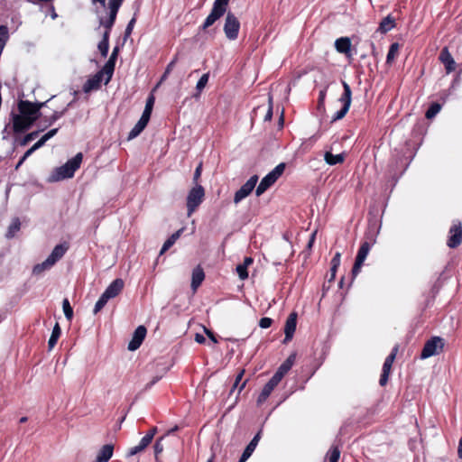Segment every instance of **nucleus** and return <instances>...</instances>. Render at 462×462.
Segmentation results:
<instances>
[{
  "instance_id": "obj_21",
  "label": "nucleus",
  "mask_w": 462,
  "mask_h": 462,
  "mask_svg": "<svg viewBox=\"0 0 462 462\" xmlns=\"http://www.w3.org/2000/svg\"><path fill=\"white\" fill-rule=\"evenodd\" d=\"M114 446L112 444L104 445L97 452L96 462H107L113 456Z\"/></svg>"
},
{
  "instance_id": "obj_42",
  "label": "nucleus",
  "mask_w": 462,
  "mask_h": 462,
  "mask_svg": "<svg viewBox=\"0 0 462 462\" xmlns=\"http://www.w3.org/2000/svg\"><path fill=\"white\" fill-rule=\"evenodd\" d=\"M349 107H346V106H342V108L335 113V115L332 117V121H337L342 119L346 113L348 112Z\"/></svg>"
},
{
  "instance_id": "obj_61",
  "label": "nucleus",
  "mask_w": 462,
  "mask_h": 462,
  "mask_svg": "<svg viewBox=\"0 0 462 462\" xmlns=\"http://www.w3.org/2000/svg\"><path fill=\"white\" fill-rule=\"evenodd\" d=\"M181 232H182V229H180V230L176 231L175 233H173L169 238L175 244V242L180 236Z\"/></svg>"
},
{
  "instance_id": "obj_15",
  "label": "nucleus",
  "mask_w": 462,
  "mask_h": 462,
  "mask_svg": "<svg viewBox=\"0 0 462 462\" xmlns=\"http://www.w3.org/2000/svg\"><path fill=\"white\" fill-rule=\"evenodd\" d=\"M280 382L281 380L273 375V377L263 386L261 393L259 394L257 403L262 404L264 402Z\"/></svg>"
},
{
  "instance_id": "obj_50",
  "label": "nucleus",
  "mask_w": 462,
  "mask_h": 462,
  "mask_svg": "<svg viewBox=\"0 0 462 462\" xmlns=\"http://www.w3.org/2000/svg\"><path fill=\"white\" fill-rule=\"evenodd\" d=\"M201 171H202V163H199L198 165V167L196 168L194 176H193V181H194L195 185L198 184V180L201 175Z\"/></svg>"
},
{
  "instance_id": "obj_57",
  "label": "nucleus",
  "mask_w": 462,
  "mask_h": 462,
  "mask_svg": "<svg viewBox=\"0 0 462 462\" xmlns=\"http://www.w3.org/2000/svg\"><path fill=\"white\" fill-rule=\"evenodd\" d=\"M204 332H205V334H206V335L210 338V340H211L212 342H214V343H217V338H216V337H215L214 333H213L211 330H209V329H208L206 327H204Z\"/></svg>"
},
{
  "instance_id": "obj_9",
  "label": "nucleus",
  "mask_w": 462,
  "mask_h": 462,
  "mask_svg": "<svg viewBox=\"0 0 462 462\" xmlns=\"http://www.w3.org/2000/svg\"><path fill=\"white\" fill-rule=\"evenodd\" d=\"M462 243V225L460 222H455L449 229V237L448 246L456 248Z\"/></svg>"
},
{
  "instance_id": "obj_16",
  "label": "nucleus",
  "mask_w": 462,
  "mask_h": 462,
  "mask_svg": "<svg viewBox=\"0 0 462 462\" xmlns=\"http://www.w3.org/2000/svg\"><path fill=\"white\" fill-rule=\"evenodd\" d=\"M124 0H108L107 7L108 10V20L105 23L107 26H113L116 18L117 12L122 5Z\"/></svg>"
},
{
  "instance_id": "obj_62",
  "label": "nucleus",
  "mask_w": 462,
  "mask_h": 462,
  "mask_svg": "<svg viewBox=\"0 0 462 462\" xmlns=\"http://www.w3.org/2000/svg\"><path fill=\"white\" fill-rule=\"evenodd\" d=\"M153 104H154V97L150 96L146 101L145 107H149V108L152 109Z\"/></svg>"
},
{
  "instance_id": "obj_54",
  "label": "nucleus",
  "mask_w": 462,
  "mask_h": 462,
  "mask_svg": "<svg viewBox=\"0 0 462 462\" xmlns=\"http://www.w3.org/2000/svg\"><path fill=\"white\" fill-rule=\"evenodd\" d=\"M389 374L390 373H388V372L383 371V373L381 374L380 381H379V383H380L381 386H384L387 383Z\"/></svg>"
},
{
  "instance_id": "obj_24",
  "label": "nucleus",
  "mask_w": 462,
  "mask_h": 462,
  "mask_svg": "<svg viewBox=\"0 0 462 462\" xmlns=\"http://www.w3.org/2000/svg\"><path fill=\"white\" fill-rule=\"evenodd\" d=\"M68 248L69 247L66 244L57 245L47 258H49L51 263L55 264L60 259L63 257Z\"/></svg>"
},
{
  "instance_id": "obj_40",
  "label": "nucleus",
  "mask_w": 462,
  "mask_h": 462,
  "mask_svg": "<svg viewBox=\"0 0 462 462\" xmlns=\"http://www.w3.org/2000/svg\"><path fill=\"white\" fill-rule=\"evenodd\" d=\"M329 462H337L340 457V451L337 447L332 448L328 453Z\"/></svg>"
},
{
  "instance_id": "obj_18",
  "label": "nucleus",
  "mask_w": 462,
  "mask_h": 462,
  "mask_svg": "<svg viewBox=\"0 0 462 462\" xmlns=\"http://www.w3.org/2000/svg\"><path fill=\"white\" fill-rule=\"evenodd\" d=\"M296 360V354H291L288 358L279 366L273 376L282 381L283 376L291 370Z\"/></svg>"
},
{
  "instance_id": "obj_39",
  "label": "nucleus",
  "mask_w": 462,
  "mask_h": 462,
  "mask_svg": "<svg viewBox=\"0 0 462 462\" xmlns=\"http://www.w3.org/2000/svg\"><path fill=\"white\" fill-rule=\"evenodd\" d=\"M441 109V106L439 104H432L430 108L426 112V117L430 119L433 118Z\"/></svg>"
},
{
  "instance_id": "obj_48",
  "label": "nucleus",
  "mask_w": 462,
  "mask_h": 462,
  "mask_svg": "<svg viewBox=\"0 0 462 462\" xmlns=\"http://www.w3.org/2000/svg\"><path fill=\"white\" fill-rule=\"evenodd\" d=\"M66 112V109L62 110V111H55L50 117V124H52L54 123L55 121H57L59 118H60L64 113Z\"/></svg>"
},
{
  "instance_id": "obj_28",
  "label": "nucleus",
  "mask_w": 462,
  "mask_h": 462,
  "mask_svg": "<svg viewBox=\"0 0 462 462\" xmlns=\"http://www.w3.org/2000/svg\"><path fill=\"white\" fill-rule=\"evenodd\" d=\"M324 160L326 163L328 165H336V164H341L345 161V154L339 153V154H332L330 152H326L324 154Z\"/></svg>"
},
{
  "instance_id": "obj_22",
  "label": "nucleus",
  "mask_w": 462,
  "mask_h": 462,
  "mask_svg": "<svg viewBox=\"0 0 462 462\" xmlns=\"http://www.w3.org/2000/svg\"><path fill=\"white\" fill-rule=\"evenodd\" d=\"M259 440H260V432H258L253 438V439L250 441V443L246 446V448H245V450L239 459V462H245L251 457V455L254 451Z\"/></svg>"
},
{
  "instance_id": "obj_31",
  "label": "nucleus",
  "mask_w": 462,
  "mask_h": 462,
  "mask_svg": "<svg viewBox=\"0 0 462 462\" xmlns=\"http://www.w3.org/2000/svg\"><path fill=\"white\" fill-rule=\"evenodd\" d=\"M53 265H54V263H51V261L49 258H47L42 263H38V264L33 266V268H32V274L36 275V276L41 275L45 271L50 270Z\"/></svg>"
},
{
  "instance_id": "obj_5",
  "label": "nucleus",
  "mask_w": 462,
  "mask_h": 462,
  "mask_svg": "<svg viewBox=\"0 0 462 462\" xmlns=\"http://www.w3.org/2000/svg\"><path fill=\"white\" fill-rule=\"evenodd\" d=\"M239 29L240 23L238 19L233 13L228 12L224 24V32L226 37L230 41L236 40L238 36Z\"/></svg>"
},
{
  "instance_id": "obj_32",
  "label": "nucleus",
  "mask_w": 462,
  "mask_h": 462,
  "mask_svg": "<svg viewBox=\"0 0 462 462\" xmlns=\"http://www.w3.org/2000/svg\"><path fill=\"white\" fill-rule=\"evenodd\" d=\"M60 328L59 326L58 323L55 324L53 329H52V333L49 338V341H48V346H49V349H52L54 347V346L56 345L60 336Z\"/></svg>"
},
{
  "instance_id": "obj_14",
  "label": "nucleus",
  "mask_w": 462,
  "mask_h": 462,
  "mask_svg": "<svg viewBox=\"0 0 462 462\" xmlns=\"http://www.w3.org/2000/svg\"><path fill=\"white\" fill-rule=\"evenodd\" d=\"M146 328L144 326H139L134 332L133 337L128 344V349L134 351L138 349L143 343L146 336Z\"/></svg>"
},
{
  "instance_id": "obj_6",
  "label": "nucleus",
  "mask_w": 462,
  "mask_h": 462,
  "mask_svg": "<svg viewBox=\"0 0 462 462\" xmlns=\"http://www.w3.org/2000/svg\"><path fill=\"white\" fill-rule=\"evenodd\" d=\"M443 339L439 337H434L426 342L420 354L421 359L429 358L432 356L438 355L443 349Z\"/></svg>"
},
{
  "instance_id": "obj_36",
  "label": "nucleus",
  "mask_w": 462,
  "mask_h": 462,
  "mask_svg": "<svg viewBox=\"0 0 462 462\" xmlns=\"http://www.w3.org/2000/svg\"><path fill=\"white\" fill-rule=\"evenodd\" d=\"M20 226H21L20 220L18 218H14L8 227V230L6 233V237L7 238L14 237L15 233L19 231Z\"/></svg>"
},
{
  "instance_id": "obj_11",
  "label": "nucleus",
  "mask_w": 462,
  "mask_h": 462,
  "mask_svg": "<svg viewBox=\"0 0 462 462\" xmlns=\"http://www.w3.org/2000/svg\"><path fill=\"white\" fill-rule=\"evenodd\" d=\"M370 248H371V246L368 242H364L361 245V246L357 252L355 264L352 269V273L354 276H356L358 274V273L360 272V269H361L365 260L366 259V256L370 251Z\"/></svg>"
},
{
  "instance_id": "obj_43",
  "label": "nucleus",
  "mask_w": 462,
  "mask_h": 462,
  "mask_svg": "<svg viewBox=\"0 0 462 462\" xmlns=\"http://www.w3.org/2000/svg\"><path fill=\"white\" fill-rule=\"evenodd\" d=\"M38 134H39L38 131H34V132H32V133L28 134L27 135H25V137L21 142V145H23V146L26 145L30 141L34 139L38 135Z\"/></svg>"
},
{
  "instance_id": "obj_10",
  "label": "nucleus",
  "mask_w": 462,
  "mask_h": 462,
  "mask_svg": "<svg viewBox=\"0 0 462 462\" xmlns=\"http://www.w3.org/2000/svg\"><path fill=\"white\" fill-rule=\"evenodd\" d=\"M226 12V8L215 3L213 4L212 10L210 14L206 18L205 22L203 23L201 29L206 30L208 27H210L214 23L218 20L221 16L224 15V14Z\"/></svg>"
},
{
  "instance_id": "obj_60",
  "label": "nucleus",
  "mask_w": 462,
  "mask_h": 462,
  "mask_svg": "<svg viewBox=\"0 0 462 462\" xmlns=\"http://www.w3.org/2000/svg\"><path fill=\"white\" fill-rule=\"evenodd\" d=\"M181 232H182V229H180V230L176 231L175 233H173L169 238L175 244V242L180 236Z\"/></svg>"
},
{
  "instance_id": "obj_4",
  "label": "nucleus",
  "mask_w": 462,
  "mask_h": 462,
  "mask_svg": "<svg viewBox=\"0 0 462 462\" xmlns=\"http://www.w3.org/2000/svg\"><path fill=\"white\" fill-rule=\"evenodd\" d=\"M205 196V190L201 185L196 184L189 192L187 197L188 216H191L197 208L201 204Z\"/></svg>"
},
{
  "instance_id": "obj_26",
  "label": "nucleus",
  "mask_w": 462,
  "mask_h": 462,
  "mask_svg": "<svg viewBox=\"0 0 462 462\" xmlns=\"http://www.w3.org/2000/svg\"><path fill=\"white\" fill-rule=\"evenodd\" d=\"M335 47L339 53L348 54L351 48V41L347 37H341L336 40Z\"/></svg>"
},
{
  "instance_id": "obj_2",
  "label": "nucleus",
  "mask_w": 462,
  "mask_h": 462,
  "mask_svg": "<svg viewBox=\"0 0 462 462\" xmlns=\"http://www.w3.org/2000/svg\"><path fill=\"white\" fill-rule=\"evenodd\" d=\"M125 282L120 278L113 281L96 302L94 314L99 312L110 299L116 297L122 291Z\"/></svg>"
},
{
  "instance_id": "obj_41",
  "label": "nucleus",
  "mask_w": 462,
  "mask_h": 462,
  "mask_svg": "<svg viewBox=\"0 0 462 462\" xmlns=\"http://www.w3.org/2000/svg\"><path fill=\"white\" fill-rule=\"evenodd\" d=\"M236 271L240 280L245 281V279L248 278L247 268L245 265H243L242 263L238 264L236 266Z\"/></svg>"
},
{
  "instance_id": "obj_53",
  "label": "nucleus",
  "mask_w": 462,
  "mask_h": 462,
  "mask_svg": "<svg viewBox=\"0 0 462 462\" xmlns=\"http://www.w3.org/2000/svg\"><path fill=\"white\" fill-rule=\"evenodd\" d=\"M272 116H273V106H272V97H269V108H268V111L264 116V120L265 121H270L272 119Z\"/></svg>"
},
{
  "instance_id": "obj_56",
  "label": "nucleus",
  "mask_w": 462,
  "mask_h": 462,
  "mask_svg": "<svg viewBox=\"0 0 462 462\" xmlns=\"http://www.w3.org/2000/svg\"><path fill=\"white\" fill-rule=\"evenodd\" d=\"M46 143V140L43 138V136L41 137V139L39 141H37L32 147V150H38L39 148H41L42 145H44V143Z\"/></svg>"
},
{
  "instance_id": "obj_17",
  "label": "nucleus",
  "mask_w": 462,
  "mask_h": 462,
  "mask_svg": "<svg viewBox=\"0 0 462 462\" xmlns=\"http://www.w3.org/2000/svg\"><path fill=\"white\" fill-rule=\"evenodd\" d=\"M296 324H297V313L291 312L289 315V317L286 320V323H285V327H284V333H285L284 343H287L288 341H290L292 338L293 334L296 329Z\"/></svg>"
},
{
  "instance_id": "obj_37",
  "label": "nucleus",
  "mask_w": 462,
  "mask_h": 462,
  "mask_svg": "<svg viewBox=\"0 0 462 462\" xmlns=\"http://www.w3.org/2000/svg\"><path fill=\"white\" fill-rule=\"evenodd\" d=\"M62 309L66 319L70 321L73 318V310L69 304L68 299H64L62 301Z\"/></svg>"
},
{
  "instance_id": "obj_59",
  "label": "nucleus",
  "mask_w": 462,
  "mask_h": 462,
  "mask_svg": "<svg viewBox=\"0 0 462 462\" xmlns=\"http://www.w3.org/2000/svg\"><path fill=\"white\" fill-rule=\"evenodd\" d=\"M174 64H175V60H172V61H171V62L168 64V66H167V68H166V70H165V72H164V74H163V76H162V79H164L167 77V75L171 71V69H173V67H174Z\"/></svg>"
},
{
  "instance_id": "obj_30",
  "label": "nucleus",
  "mask_w": 462,
  "mask_h": 462,
  "mask_svg": "<svg viewBox=\"0 0 462 462\" xmlns=\"http://www.w3.org/2000/svg\"><path fill=\"white\" fill-rule=\"evenodd\" d=\"M342 85L344 88V93L339 98V101L343 104V106H346V107H350L351 100H352V91L350 86L346 82L342 81Z\"/></svg>"
},
{
  "instance_id": "obj_1",
  "label": "nucleus",
  "mask_w": 462,
  "mask_h": 462,
  "mask_svg": "<svg viewBox=\"0 0 462 462\" xmlns=\"http://www.w3.org/2000/svg\"><path fill=\"white\" fill-rule=\"evenodd\" d=\"M83 155L77 153L72 159L69 160L64 165L56 168L49 176V182H57L65 179L72 178L75 171L79 168L82 162Z\"/></svg>"
},
{
  "instance_id": "obj_35",
  "label": "nucleus",
  "mask_w": 462,
  "mask_h": 462,
  "mask_svg": "<svg viewBox=\"0 0 462 462\" xmlns=\"http://www.w3.org/2000/svg\"><path fill=\"white\" fill-rule=\"evenodd\" d=\"M397 353V347H394L392 351V353L386 357L383 365V371L390 373L393 363L395 359Z\"/></svg>"
},
{
  "instance_id": "obj_45",
  "label": "nucleus",
  "mask_w": 462,
  "mask_h": 462,
  "mask_svg": "<svg viewBox=\"0 0 462 462\" xmlns=\"http://www.w3.org/2000/svg\"><path fill=\"white\" fill-rule=\"evenodd\" d=\"M152 110V109H151L149 107H144V110L143 112V115H142L140 120H142L143 122L148 124V122L150 120V117H151Z\"/></svg>"
},
{
  "instance_id": "obj_58",
  "label": "nucleus",
  "mask_w": 462,
  "mask_h": 462,
  "mask_svg": "<svg viewBox=\"0 0 462 462\" xmlns=\"http://www.w3.org/2000/svg\"><path fill=\"white\" fill-rule=\"evenodd\" d=\"M325 97H326V89H323L319 92V108L324 106Z\"/></svg>"
},
{
  "instance_id": "obj_20",
  "label": "nucleus",
  "mask_w": 462,
  "mask_h": 462,
  "mask_svg": "<svg viewBox=\"0 0 462 462\" xmlns=\"http://www.w3.org/2000/svg\"><path fill=\"white\" fill-rule=\"evenodd\" d=\"M101 74L96 73L93 77L88 79L83 86V91L85 93H89L92 90H97L100 88L101 82Z\"/></svg>"
},
{
  "instance_id": "obj_49",
  "label": "nucleus",
  "mask_w": 462,
  "mask_h": 462,
  "mask_svg": "<svg viewBox=\"0 0 462 462\" xmlns=\"http://www.w3.org/2000/svg\"><path fill=\"white\" fill-rule=\"evenodd\" d=\"M173 245H174V243H173L170 238H168V239L164 242V244H163V245H162V249H161V251H160V254H161V255H162V254H164L166 251H168V250H169V249H170Z\"/></svg>"
},
{
  "instance_id": "obj_55",
  "label": "nucleus",
  "mask_w": 462,
  "mask_h": 462,
  "mask_svg": "<svg viewBox=\"0 0 462 462\" xmlns=\"http://www.w3.org/2000/svg\"><path fill=\"white\" fill-rule=\"evenodd\" d=\"M58 132V129L57 128H54V129H51L50 130L48 133H46L45 134H43V138L46 140V142L51 139V137H53Z\"/></svg>"
},
{
  "instance_id": "obj_33",
  "label": "nucleus",
  "mask_w": 462,
  "mask_h": 462,
  "mask_svg": "<svg viewBox=\"0 0 462 462\" xmlns=\"http://www.w3.org/2000/svg\"><path fill=\"white\" fill-rule=\"evenodd\" d=\"M147 124L139 119L136 125L133 127L128 134V140L137 137L142 131L146 127Z\"/></svg>"
},
{
  "instance_id": "obj_64",
  "label": "nucleus",
  "mask_w": 462,
  "mask_h": 462,
  "mask_svg": "<svg viewBox=\"0 0 462 462\" xmlns=\"http://www.w3.org/2000/svg\"><path fill=\"white\" fill-rule=\"evenodd\" d=\"M457 455L460 458H462V438L459 439L458 448H457Z\"/></svg>"
},
{
  "instance_id": "obj_63",
  "label": "nucleus",
  "mask_w": 462,
  "mask_h": 462,
  "mask_svg": "<svg viewBox=\"0 0 462 462\" xmlns=\"http://www.w3.org/2000/svg\"><path fill=\"white\" fill-rule=\"evenodd\" d=\"M195 341L199 344H203L205 343L206 339H205V337L201 334H196L195 335Z\"/></svg>"
},
{
  "instance_id": "obj_44",
  "label": "nucleus",
  "mask_w": 462,
  "mask_h": 462,
  "mask_svg": "<svg viewBox=\"0 0 462 462\" xmlns=\"http://www.w3.org/2000/svg\"><path fill=\"white\" fill-rule=\"evenodd\" d=\"M152 110V109H151L149 107H144V110L143 112V115H142L140 120H142L143 122L148 124V122L150 120V117H151Z\"/></svg>"
},
{
  "instance_id": "obj_38",
  "label": "nucleus",
  "mask_w": 462,
  "mask_h": 462,
  "mask_svg": "<svg viewBox=\"0 0 462 462\" xmlns=\"http://www.w3.org/2000/svg\"><path fill=\"white\" fill-rule=\"evenodd\" d=\"M208 79H209L208 73H205L199 79V81L196 85V89L198 91V95H196V97H198L199 95V93L204 89V88L206 87V85L208 82Z\"/></svg>"
},
{
  "instance_id": "obj_8",
  "label": "nucleus",
  "mask_w": 462,
  "mask_h": 462,
  "mask_svg": "<svg viewBox=\"0 0 462 462\" xmlns=\"http://www.w3.org/2000/svg\"><path fill=\"white\" fill-rule=\"evenodd\" d=\"M44 106V103L34 104L27 100H22L18 104V108L22 116L28 117H38L39 110Z\"/></svg>"
},
{
  "instance_id": "obj_7",
  "label": "nucleus",
  "mask_w": 462,
  "mask_h": 462,
  "mask_svg": "<svg viewBox=\"0 0 462 462\" xmlns=\"http://www.w3.org/2000/svg\"><path fill=\"white\" fill-rule=\"evenodd\" d=\"M258 180L256 175L252 176L236 193L234 196L235 204H238L245 199L254 189Z\"/></svg>"
},
{
  "instance_id": "obj_27",
  "label": "nucleus",
  "mask_w": 462,
  "mask_h": 462,
  "mask_svg": "<svg viewBox=\"0 0 462 462\" xmlns=\"http://www.w3.org/2000/svg\"><path fill=\"white\" fill-rule=\"evenodd\" d=\"M114 69H115V61L107 60L106 63L105 64V66L103 67V69L97 72V74H101L102 79H103L104 76H106V78L105 79V85H106L110 81V79L113 76Z\"/></svg>"
},
{
  "instance_id": "obj_3",
  "label": "nucleus",
  "mask_w": 462,
  "mask_h": 462,
  "mask_svg": "<svg viewBox=\"0 0 462 462\" xmlns=\"http://www.w3.org/2000/svg\"><path fill=\"white\" fill-rule=\"evenodd\" d=\"M285 169L284 163L278 164L271 172L263 178L256 187L255 194L257 197L263 194L275 181L282 176Z\"/></svg>"
},
{
  "instance_id": "obj_47",
  "label": "nucleus",
  "mask_w": 462,
  "mask_h": 462,
  "mask_svg": "<svg viewBox=\"0 0 462 462\" xmlns=\"http://www.w3.org/2000/svg\"><path fill=\"white\" fill-rule=\"evenodd\" d=\"M273 323V320L272 319L270 318H262L259 321V326L262 328H268L269 327H271Z\"/></svg>"
},
{
  "instance_id": "obj_23",
  "label": "nucleus",
  "mask_w": 462,
  "mask_h": 462,
  "mask_svg": "<svg viewBox=\"0 0 462 462\" xmlns=\"http://www.w3.org/2000/svg\"><path fill=\"white\" fill-rule=\"evenodd\" d=\"M205 279V273L203 269L200 266H197L193 269L192 278H191V288L194 291L199 287L202 282Z\"/></svg>"
},
{
  "instance_id": "obj_12",
  "label": "nucleus",
  "mask_w": 462,
  "mask_h": 462,
  "mask_svg": "<svg viewBox=\"0 0 462 462\" xmlns=\"http://www.w3.org/2000/svg\"><path fill=\"white\" fill-rule=\"evenodd\" d=\"M35 121V117H28L22 115L13 116V129L15 133L27 130Z\"/></svg>"
},
{
  "instance_id": "obj_52",
  "label": "nucleus",
  "mask_w": 462,
  "mask_h": 462,
  "mask_svg": "<svg viewBox=\"0 0 462 462\" xmlns=\"http://www.w3.org/2000/svg\"><path fill=\"white\" fill-rule=\"evenodd\" d=\"M340 258H341L340 253H336V254L334 255V257L331 260V264L334 265V269H337V267L339 266Z\"/></svg>"
},
{
  "instance_id": "obj_34",
  "label": "nucleus",
  "mask_w": 462,
  "mask_h": 462,
  "mask_svg": "<svg viewBox=\"0 0 462 462\" xmlns=\"http://www.w3.org/2000/svg\"><path fill=\"white\" fill-rule=\"evenodd\" d=\"M399 49H400L399 43L394 42V43L391 44L389 51L387 53V57H386V63L387 64H392L393 63V61L395 60V58L398 55Z\"/></svg>"
},
{
  "instance_id": "obj_29",
  "label": "nucleus",
  "mask_w": 462,
  "mask_h": 462,
  "mask_svg": "<svg viewBox=\"0 0 462 462\" xmlns=\"http://www.w3.org/2000/svg\"><path fill=\"white\" fill-rule=\"evenodd\" d=\"M395 26V19L392 15H387L383 18L378 27V31L382 33H385L391 31Z\"/></svg>"
},
{
  "instance_id": "obj_19",
  "label": "nucleus",
  "mask_w": 462,
  "mask_h": 462,
  "mask_svg": "<svg viewBox=\"0 0 462 462\" xmlns=\"http://www.w3.org/2000/svg\"><path fill=\"white\" fill-rule=\"evenodd\" d=\"M439 60L441 62L445 65L446 70L448 73H450L455 69V60L452 58L451 54L449 53L448 50L447 48H444L439 55Z\"/></svg>"
},
{
  "instance_id": "obj_51",
  "label": "nucleus",
  "mask_w": 462,
  "mask_h": 462,
  "mask_svg": "<svg viewBox=\"0 0 462 462\" xmlns=\"http://www.w3.org/2000/svg\"><path fill=\"white\" fill-rule=\"evenodd\" d=\"M162 438L158 439L154 444V452L156 456L163 451V445L162 443Z\"/></svg>"
},
{
  "instance_id": "obj_46",
  "label": "nucleus",
  "mask_w": 462,
  "mask_h": 462,
  "mask_svg": "<svg viewBox=\"0 0 462 462\" xmlns=\"http://www.w3.org/2000/svg\"><path fill=\"white\" fill-rule=\"evenodd\" d=\"M135 22H136L135 17H133V18L129 21V23H128V24H127V26H126V28H125V37H128V36L132 33V31H133L134 26V24H135Z\"/></svg>"
},
{
  "instance_id": "obj_25",
  "label": "nucleus",
  "mask_w": 462,
  "mask_h": 462,
  "mask_svg": "<svg viewBox=\"0 0 462 462\" xmlns=\"http://www.w3.org/2000/svg\"><path fill=\"white\" fill-rule=\"evenodd\" d=\"M152 434H146L139 442L137 446H134L131 448L128 451V456H134L137 453L144 450L146 447L152 442Z\"/></svg>"
},
{
  "instance_id": "obj_13",
  "label": "nucleus",
  "mask_w": 462,
  "mask_h": 462,
  "mask_svg": "<svg viewBox=\"0 0 462 462\" xmlns=\"http://www.w3.org/2000/svg\"><path fill=\"white\" fill-rule=\"evenodd\" d=\"M108 20V15L107 16H100L99 17V23L100 25L104 26L106 28V31L104 32V35H103V39L102 41L98 43V50L100 51V53L102 54L103 57H106L107 53H108V48H109V44H108V37H109V32H110V30L113 26H107V24L105 23L106 21Z\"/></svg>"
}]
</instances>
